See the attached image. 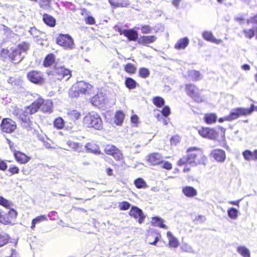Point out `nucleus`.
Wrapping results in <instances>:
<instances>
[{"instance_id": "nucleus-1", "label": "nucleus", "mask_w": 257, "mask_h": 257, "mask_svg": "<svg viewBox=\"0 0 257 257\" xmlns=\"http://www.w3.org/2000/svg\"><path fill=\"white\" fill-rule=\"evenodd\" d=\"M187 153L186 157H183L178 161V166H182L187 163L193 166L206 164L207 158L203 155L201 150L196 148H191L187 150Z\"/></svg>"}, {"instance_id": "nucleus-2", "label": "nucleus", "mask_w": 257, "mask_h": 257, "mask_svg": "<svg viewBox=\"0 0 257 257\" xmlns=\"http://www.w3.org/2000/svg\"><path fill=\"white\" fill-rule=\"evenodd\" d=\"M52 105V102L50 100H44L42 98H39L25 109L24 114L22 116V120L24 122L29 123L31 120L30 118L28 117V115L36 113L40 108L44 112H51Z\"/></svg>"}, {"instance_id": "nucleus-3", "label": "nucleus", "mask_w": 257, "mask_h": 257, "mask_svg": "<svg viewBox=\"0 0 257 257\" xmlns=\"http://www.w3.org/2000/svg\"><path fill=\"white\" fill-rule=\"evenodd\" d=\"M49 79L57 83L62 79H64L67 81L71 76V71L65 68L56 65H55L52 70L47 72Z\"/></svg>"}, {"instance_id": "nucleus-4", "label": "nucleus", "mask_w": 257, "mask_h": 257, "mask_svg": "<svg viewBox=\"0 0 257 257\" xmlns=\"http://www.w3.org/2000/svg\"><path fill=\"white\" fill-rule=\"evenodd\" d=\"M92 86L84 81H81L75 83L72 87L70 94L72 97H77L80 94H89L91 92Z\"/></svg>"}, {"instance_id": "nucleus-5", "label": "nucleus", "mask_w": 257, "mask_h": 257, "mask_svg": "<svg viewBox=\"0 0 257 257\" xmlns=\"http://www.w3.org/2000/svg\"><path fill=\"white\" fill-rule=\"evenodd\" d=\"M84 123L88 127L100 130L102 126V121L98 114L95 112H89L84 118Z\"/></svg>"}, {"instance_id": "nucleus-6", "label": "nucleus", "mask_w": 257, "mask_h": 257, "mask_svg": "<svg viewBox=\"0 0 257 257\" xmlns=\"http://www.w3.org/2000/svg\"><path fill=\"white\" fill-rule=\"evenodd\" d=\"M254 106L252 104L250 108H237L231 112L229 115L219 118L218 121L222 122L225 120L231 121L237 118L240 115L249 114L254 110Z\"/></svg>"}, {"instance_id": "nucleus-7", "label": "nucleus", "mask_w": 257, "mask_h": 257, "mask_svg": "<svg viewBox=\"0 0 257 257\" xmlns=\"http://www.w3.org/2000/svg\"><path fill=\"white\" fill-rule=\"evenodd\" d=\"M56 42L64 49H72L74 48L73 40L69 35L60 34L57 38Z\"/></svg>"}, {"instance_id": "nucleus-8", "label": "nucleus", "mask_w": 257, "mask_h": 257, "mask_svg": "<svg viewBox=\"0 0 257 257\" xmlns=\"http://www.w3.org/2000/svg\"><path fill=\"white\" fill-rule=\"evenodd\" d=\"M186 93L195 101L201 102L203 101L202 96L200 94V91L194 84H189L185 86Z\"/></svg>"}, {"instance_id": "nucleus-9", "label": "nucleus", "mask_w": 257, "mask_h": 257, "mask_svg": "<svg viewBox=\"0 0 257 257\" xmlns=\"http://www.w3.org/2000/svg\"><path fill=\"white\" fill-rule=\"evenodd\" d=\"M1 130L6 133H12L16 129V122L11 118H5L3 119L1 123Z\"/></svg>"}, {"instance_id": "nucleus-10", "label": "nucleus", "mask_w": 257, "mask_h": 257, "mask_svg": "<svg viewBox=\"0 0 257 257\" xmlns=\"http://www.w3.org/2000/svg\"><path fill=\"white\" fill-rule=\"evenodd\" d=\"M27 77L31 82L36 84L41 85L44 82L43 74L39 71H30L27 73Z\"/></svg>"}, {"instance_id": "nucleus-11", "label": "nucleus", "mask_w": 257, "mask_h": 257, "mask_svg": "<svg viewBox=\"0 0 257 257\" xmlns=\"http://www.w3.org/2000/svg\"><path fill=\"white\" fill-rule=\"evenodd\" d=\"M104 152L106 154L112 156L117 161L121 160L123 158L122 154L120 151L113 145H106Z\"/></svg>"}, {"instance_id": "nucleus-12", "label": "nucleus", "mask_w": 257, "mask_h": 257, "mask_svg": "<svg viewBox=\"0 0 257 257\" xmlns=\"http://www.w3.org/2000/svg\"><path fill=\"white\" fill-rule=\"evenodd\" d=\"M129 214L135 218L138 219L139 223H142L146 217L142 210L137 206H133L129 212Z\"/></svg>"}, {"instance_id": "nucleus-13", "label": "nucleus", "mask_w": 257, "mask_h": 257, "mask_svg": "<svg viewBox=\"0 0 257 257\" xmlns=\"http://www.w3.org/2000/svg\"><path fill=\"white\" fill-rule=\"evenodd\" d=\"M9 57L12 62L18 63L25 57V55L21 53L20 49L16 48L12 50L11 52L9 54Z\"/></svg>"}, {"instance_id": "nucleus-14", "label": "nucleus", "mask_w": 257, "mask_h": 257, "mask_svg": "<svg viewBox=\"0 0 257 257\" xmlns=\"http://www.w3.org/2000/svg\"><path fill=\"white\" fill-rule=\"evenodd\" d=\"M211 155L218 162H223L226 158L225 152L220 149H214L212 150L211 153Z\"/></svg>"}, {"instance_id": "nucleus-15", "label": "nucleus", "mask_w": 257, "mask_h": 257, "mask_svg": "<svg viewBox=\"0 0 257 257\" xmlns=\"http://www.w3.org/2000/svg\"><path fill=\"white\" fill-rule=\"evenodd\" d=\"M156 40L157 37L155 36H143L138 40V42L141 45H148L154 42Z\"/></svg>"}, {"instance_id": "nucleus-16", "label": "nucleus", "mask_w": 257, "mask_h": 257, "mask_svg": "<svg viewBox=\"0 0 257 257\" xmlns=\"http://www.w3.org/2000/svg\"><path fill=\"white\" fill-rule=\"evenodd\" d=\"M123 33V35L126 37L129 41H136L139 38L138 32L134 29L125 30Z\"/></svg>"}, {"instance_id": "nucleus-17", "label": "nucleus", "mask_w": 257, "mask_h": 257, "mask_svg": "<svg viewBox=\"0 0 257 257\" xmlns=\"http://www.w3.org/2000/svg\"><path fill=\"white\" fill-rule=\"evenodd\" d=\"M162 157L159 153H153L148 157V161L153 165L159 164L162 162Z\"/></svg>"}, {"instance_id": "nucleus-18", "label": "nucleus", "mask_w": 257, "mask_h": 257, "mask_svg": "<svg viewBox=\"0 0 257 257\" xmlns=\"http://www.w3.org/2000/svg\"><path fill=\"white\" fill-rule=\"evenodd\" d=\"M86 151L88 153H92L95 155L101 154L99 147L98 145L93 143H87L85 146Z\"/></svg>"}, {"instance_id": "nucleus-19", "label": "nucleus", "mask_w": 257, "mask_h": 257, "mask_svg": "<svg viewBox=\"0 0 257 257\" xmlns=\"http://www.w3.org/2000/svg\"><path fill=\"white\" fill-rule=\"evenodd\" d=\"M182 192L188 197H193L197 195V190L192 186H185L182 188Z\"/></svg>"}, {"instance_id": "nucleus-20", "label": "nucleus", "mask_w": 257, "mask_h": 257, "mask_svg": "<svg viewBox=\"0 0 257 257\" xmlns=\"http://www.w3.org/2000/svg\"><path fill=\"white\" fill-rule=\"evenodd\" d=\"M189 43V40L187 37L181 38L177 42L174 47L177 50L184 49L188 45Z\"/></svg>"}, {"instance_id": "nucleus-21", "label": "nucleus", "mask_w": 257, "mask_h": 257, "mask_svg": "<svg viewBox=\"0 0 257 257\" xmlns=\"http://www.w3.org/2000/svg\"><path fill=\"white\" fill-rule=\"evenodd\" d=\"M44 22L51 27H54L56 25V20L52 16L45 14L43 16Z\"/></svg>"}, {"instance_id": "nucleus-22", "label": "nucleus", "mask_w": 257, "mask_h": 257, "mask_svg": "<svg viewBox=\"0 0 257 257\" xmlns=\"http://www.w3.org/2000/svg\"><path fill=\"white\" fill-rule=\"evenodd\" d=\"M15 156L17 161L21 164H25L30 159V158L27 155L21 152L16 153L15 154Z\"/></svg>"}, {"instance_id": "nucleus-23", "label": "nucleus", "mask_w": 257, "mask_h": 257, "mask_svg": "<svg viewBox=\"0 0 257 257\" xmlns=\"http://www.w3.org/2000/svg\"><path fill=\"white\" fill-rule=\"evenodd\" d=\"M111 5L115 7H124L130 5L128 0H109Z\"/></svg>"}, {"instance_id": "nucleus-24", "label": "nucleus", "mask_w": 257, "mask_h": 257, "mask_svg": "<svg viewBox=\"0 0 257 257\" xmlns=\"http://www.w3.org/2000/svg\"><path fill=\"white\" fill-rule=\"evenodd\" d=\"M104 101V96L102 94H97L94 95L91 99L92 104L96 106L101 105Z\"/></svg>"}, {"instance_id": "nucleus-25", "label": "nucleus", "mask_w": 257, "mask_h": 257, "mask_svg": "<svg viewBox=\"0 0 257 257\" xmlns=\"http://www.w3.org/2000/svg\"><path fill=\"white\" fill-rule=\"evenodd\" d=\"M67 116L73 122H75V120L80 118L81 114L80 113L76 110H72L68 112Z\"/></svg>"}, {"instance_id": "nucleus-26", "label": "nucleus", "mask_w": 257, "mask_h": 257, "mask_svg": "<svg viewBox=\"0 0 257 257\" xmlns=\"http://www.w3.org/2000/svg\"><path fill=\"white\" fill-rule=\"evenodd\" d=\"M55 60V57L54 54H49L47 55L44 60L43 65L45 67H49L52 65Z\"/></svg>"}, {"instance_id": "nucleus-27", "label": "nucleus", "mask_w": 257, "mask_h": 257, "mask_svg": "<svg viewBox=\"0 0 257 257\" xmlns=\"http://www.w3.org/2000/svg\"><path fill=\"white\" fill-rule=\"evenodd\" d=\"M237 251L243 257H250L249 250L244 246H239L237 248Z\"/></svg>"}, {"instance_id": "nucleus-28", "label": "nucleus", "mask_w": 257, "mask_h": 257, "mask_svg": "<svg viewBox=\"0 0 257 257\" xmlns=\"http://www.w3.org/2000/svg\"><path fill=\"white\" fill-rule=\"evenodd\" d=\"M125 85L127 88L133 89L135 88L137 85L139 84L134 79L131 77H127L125 79Z\"/></svg>"}, {"instance_id": "nucleus-29", "label": "nucleus", "mask_w": 257, "mask_h": 257, "mask_svg": "<svg viewBox=\"0 0 257 257\" xmlns=\"http://www.w3.org/2000/svg\"><path fill=\"white\" fill-rule=\"evenodd\" d=\"M124 117V114L122 111H117L115 115V123L118 125H121L123 121Z\"/></svg>"}, {"instance_id": "nucleus-30", "label": "nucleus", "mask_w": 257, "mask_h": 257, "mask_svg": "<svg viewBox=\"0 0 257 257\" xmlns=\"http://www.w3.org/2000/svg\"><path fill=\"white\" fill-rule=\"evenodd\" d=\"M188 76L192 81H197L201 79V74L200 72L194 70L189 71Z\"/></svg>"}, {"instance_id": "nucleus-31", "label": "nucleus", "mask_w": 257, "mask_h": 257, "mask_svg": "<svg viewBox=\"0 0 257 257\" xmlns=\"http://www.w3.org/2000/svg\"><path fill=\"white\" fill-rule=\"evenodd\" d=\"M10 239L9 234L3 232L0 234V247L7 244Z\"/></svg>"}, {"instance_id": "nucleus-32", "label": "nucleus", "mask_w": 257, "mask_h": 257, "mask_svg": "<svg viewBox=\"0 0 257 257\" xmlns=\"http://www.w3.org/2000/svg\"><path fill=\"white\" fill-rule=\"evenodd\" d=\"M67 145L69 148H71L73 151L77 152H81L82 150L81 145L79 143H75L71 141H69L67 143Z\"/></svg>"}, {"instance_id": "nucleus-33", "label": "nucleus", "mask_w": 257, "mask_h": 257, "mask_svg": "<svg viewBox=\"0 0 257 257\" xmlns=\"http://www.w3.org/2000/svg\"><path fill=\"white\" fill-rule=\"evenodd\" d=\"M217 116L214 113L206 114L204 116L205 121L208 124H211L215 122Z\"/></svg>"}, {"instance_id": "nucleus-34", "label": "nucleus", "mask_w": 257, "mask_h": 257, "mask_svg": "<svg viewBox=\"0 0 257 257\" xmlns=\"http://www.w3.org/2000/svg\"><path fill=\"white\" fill-rule=\"evenodd\" d=\"M134 184L137 188H146L148 187L145 181L141 178H139L134 181Z\"/></svg>"}, {"instance_id": "nucleus-35", "label": "nucleus", "mask_w": 257, "mask_h": 257, "mask_svg": "<svg viewBox=\"0 0 257 257\" xmlns=\"http://www.w3.org/2000/svg\"><path fill=\"white\" fill-rule=\"evenodd\" d=\"M17 48L20 49L21 50V53L25 56L27 53V51L30 48V44L28 43L24 42L19 44Z\"/></svg>"}, {"instance_id": "nucleus-36", "label": "nucleus", "mask_w": 257, "mask_h": 257, "mask_svg": "<svg viewBox=\"0 0 257 257\" xmlns=\"http://www.w3.org/2000/svg\"><path fill=\"white\" fill-rule=\"evenodd\" d=\"M202 36L203 38L208 41L211 42H216V39L213 36L212 33L211 32L205 31L203 33Z\"/></svg>"}, {"instance_id": "nucleus-37", "label": "nucleus", "mask_w": 257, "mask_h": 257, "mask_svg": "<svg viewBox=\"0 0 257 257\" xmlns=\"http://www.w3.org/2000/svg\"><path fill=\"white\" fill-rule=\"evenodd\" d=\"M47 217L45 215H41L40 216H38L36 218L33 219L32 222V226L31 228L33 229L35 227V225L36 224L44 220H46Z\"/></svg>"}, {"instance_id": "nucleus-38", "label": "nucleus", "mask_w": 257, "mask_h": 257, "mask_svg": "<svg viewBox=\"0 0 257 257\" xmlns=\"http://www.w3.org/2000/svg\"><path fill=\"white\" fill-rule=\"evenodd\" d=\"M154 104L158 107H161L165 104L164 99L160 96H156L153 98Z\"/></svg>"}, {"instance_id": "nucleus-39", "label": "nucleus", "mask_w": 257, "mask_h": 257, "mask_svg": "<svg viewBox=\"0 0 257 257\" xmlns=\"http://www.w3.org/2000/svg\"><path fill=\"white\" fill-rule=\"evenodd\" d=\"M54 125L58 129H61L64 126V120L62 118L59 117L54 120Z\"/></svg>"}, {"instance_id": "nucleus-40", "label": "nucleus", "mask_w": 257, "mask_h": 257, "mask_svg": "<svg viewBox=\"0 0 257 257\" xmlns=\"http://www.w3.org/2000/svg\"><path fill=\"white\" fill-rule=\"evenodd\" d=\"M228 216L233 219H235L238 216V210L235 208L231 207L227 210Z\"/></svg>"}, {"instance_id": "nucleus-41", "label": "nucleus", "mask_w": 257, "mask_h": 257, "mask_svg": "<svg viewBox=\"0 0 257 257\" xmlns=\"http://www.w3.org/2000/svg\"><path fill=\"white\" fill-rule=\"evenodd\" d=\"M153 220L155 221L154 223L156 224L157 226L165 229L167 228L166 225L164 224V220L162 218L159 217H155L153 218Z\"/></svg>"}, {"instance_id": "nucleus-42", "label": "nucleus", "mask_w": 257, "mask_h": 257, "mask_svg": "<svg viewBox=\"0 0 257 257\" xmlns=\"http://www.w3.org/2000/svg\"><path fill=\"white\" fill-rule=\"evenodd\" d=\"M124 70L127 73L134 74L136 71L137 67L131 63H128L125 65Z\"/></svg>"}, {"instance_id": "nucleus-43", "label": "nucleus", "mask_w": 257, "mask_h": 257, "mask_svg": "<svg viewBox=\"0 0 257 257\" xmlns=\"http://www.w3.org/2000/svg\"><path fill=\"white\" fill-rule=\"evenodd\" d=\"M139 73L140 77L146 78L150 75V72L149 70L146 68H141L139 69Z\"/></svg>"}, {"instance_id": "nucleus-44", "label": "nucleus", "mask_w": 257, "mask_h": 257, "mask_svg": "<svg viewBox=\"0 0 257 257\" xmlns=\"http://www.w3.org/2000/svg\"><path fill=\"white\" fill-rule=\"evenodd\" d=\"M218 137V134L212 128H208L206 138L212 140L216 139Z\"/></svg>"}, {"instance_id": "nucleus-45", "label": "nucleus", "mask_w": 257, "mask_h": 257, "mask_svg": "<svg viewBox=\"0 0 257 257\" xmlns=\"http://www.w3.org/2000/svg\"><path fill=\"white\" fill-rule=\"evenodd\" d=\"M52 0H40L39 5L41 8L43 9L47 10L50 7V4Z\"/></svg>"}, {"instance_id": "nucleus-46", "label": "nucleus", "mask_w": 257, "mask_h": 257, "mask_svg": "<svg viewBox=\"0 0 257 257\" xmlns=\"http://www.w3.org/2000/svg\"><path fill=\"white\" fill-rule=\"evenodd\" d=\"M242 155L244 158L247 160L249 161L250 160H254L253 152H251L249 150H245L242 153Z\"/></svg>"}, {"instance_id": "nucleus-47", "label": "nucleus", "mask_w": 257, "mask_h": 257, "mask_svg": "<svg viewBox=\"0 0 257 257\" xmlns=\"http://www.w3.org/2000/svg\"><path fill=\"white\" fill-rule=\"evenodd\" d=\"M138 29L141 30L142 33L144 34H150L151 33L152 29L149 25H142L141 28L138 27Z\"/></svg>"}, {"instance_id": "nucleus-48", "label": "nucleus", "mask_w": 257, "mask_h": 257, "mask_svg": "<svg viewBox=\"0 0 257 257\" xmlns=\"http://www.w3.org/2000/svg\"><path fill=\"white\" fill-rule=\"evenodd\" d=\"M29 32L34 38L38 37L41 34V32L37 29L35 27L31 28Z\"/></svg>"}, {"instance_id": "nucleus-49", "label": "nucleus", "mask_w": 257, "mask_h": 257, "mask_svg": "<svg viewBox=\"0 0 257 257\" xmlns=\"http://www.w3.org/2000/svg\"><path fill=\"white\" fill-rule=\"evenodd\" d=\"M130 203L126 201H123L119 205V207L120 209L122 210H127L130 207Z\"/></svg>"}, {"instance_id": "nucleus-50", "label": "nucleus", "mask_w": 257, "mask_h": 257, "mask_svg": "<svg viewBox=\"0 0 257 257\" xmlns=\"http://www.w3.org/2000/svg\"><path fill=\"white\" fill-rule=\"evenodd\" d=\"M8 215L12 221L16 218L17 216V212L13 209H10L8 212Z\"/></svg>"}, {"instance_id": "nucleus-51", "label": "nucleus", "mask_w": 257, "mask_h": 257, "mask_svg": "<svg viewBox=\"0 0 257 257\" xmlns=\"http://www.w3.org/2000/svg\"><path fill=\"white\" fill-rule=\"evenodd\" d=\"M0 205L6 208H8L10 205V203L8 200L1 196L0 197Z\"/></svg>"}, {"instance_id": "nucleus-52", "label": "nucleus", "mask_w": 257, "mask_h": 257, "mask_svg": "<svg viewBox=\"0 0 257 257\" xmlns=\"http://www.w3.org/2000/svg\"><path fill=\"white\" fill-rule=\"evenodd\" d=\"M161 112H162V115L166 117H167L170 113V108H169V107L167 106H164L162 110H161Z\"/></svg>"}, {"instance_id": "nucleus-53", "label": "nucleus", "mask_w": 257, "mask_h": 257, "mask_svg": "<svg viewBox=\"0 0 257 257\" xmlns=\"http://www.w3.org/2000/svg\"><path fill=\"white\" fill-rule=\"evenodd\" d=\"M179 245V242L177 239L175 238H172L169 239V245L171 247H176Z\"/></svg>"}, {"instance_id": "nucleus-54", "label": "nucleus", "mask_w": 257, "mask_h": 257, "mask_svg": "<svg viewBox=\"0 0 257 257\" xmlns=\"http://www.w3.org/2000/svg\"><path fill=\"white\" fill-rule=\"evenodd\" d=\"M244 33L245 37L250 39L252 38L254 35V32L252 29L245 30H244Z\"/></svg>"}, {"instance_id": "nucleus-55", "label": "nucleus", "mask_w": 257, "mask_h": 257, "mask_svg": "<svg viewBox=\"0 0 257 257\" xmlns=\"http://www.w3.org/2000/svg\"><path fill=\"white\" fill-rule=\"evenodd\" d=\"M208 127H202L199 130L198 133L200 136L204 138H206L207 132L208 131Z\"/></svg>"}, {"instance_id": "nucleus-56", "label": "nucleus", "mask_w": 257, "mask_h": 257, "mask_svg": "<svg viewBox=\"0 0 257 257\" xmlns=\"http://www.w3.org/2000/svg\"><path fill=\"white\" fill-rule=\"evenodd\" d=\"M160 164H162V167L167 170H170L172 169V164L168 161H163L161 162Z\"/></svg>"}, {"instance_id": "nucleus-57", "label": "nucleus", "mask_w": 257, "mask_h": 257, "mask_svg": "<svg viewBox=\"0 0 257 257\" xmlns=\"http://www.w3.org/2000/svg\"><path fill=\"white\" fill-rule=\"evenodd\" d=\"M179 142V138L178 136H174L170 140L171 144L176 145Z\"/></svg>"}, {"instance_id": "nucleus-58", "label": "nucleus", "mask_w": 257, "mask_h": 257, "mask_svg": "<svg viewBox=\"0 0 257 257\" xmlns=\"http://www.w3.org/2000/svg\"><path fill=\"white\" fill-rule=\"evenodd\" d=\"M0 222L4 224H14V223L8 220H5V214H3L0 218Z\"/></svg>"}, {"instance_id": "nucleus-59", "label": "nucleus", "mask_w": 257, "mask_h": 257, "mask_svg": "<svg viewBox=\"0 0 257 257\" xmlns=\"http://www.w3.org/2000/svg\"><path fill=\"white\" fill-rule=\"evenodd\" d=\"M86 23L87 24H90V25H92V24H94L95 20H94V19L92 17H91V16H88L86 18Z\"/></svg>"}, {"instance_id": "nucleus-60", "label": "nucleus", "mask_w": 257, "mask_h": 257, "mask_svg": "<svg viewBox=\"0 0 257 257\" xmlns=\"http://www.w3.org/2000/svg\"><path fill=\"white\" fill-rule=\"evenodd\" d=\"M9 171H10L12 174H18L19 172V169L17 167H13L10 168Z\"/></svg>"}, {"instance_id": "nucleus-61", "label": "nucleus", "mask_w": 257, "mask_h": 257, "mask_svg": "<svg viewBox=\"0 0 257 257\" xmlns=\"http://www.w3.org/2000/svg\"><path fill=\"white\" fill-rule=\"evenodd\" d=\"M8 166L6 162L3 161H0V170L5 171L7 169Z\"/></svg>"}, {"instance_id": "nucleus-62", "label": "nucleus", "mask_w": 257, "mask_h": 257, "mask_svg": "<svg viewBox=\"0 0 257 257\" xmlns=\"http://www.w3.org/2000/svg\"><path fill=\"white\" fill-rule=\"evenodd\" d=\"M7 82L12 85H16V79L13 77H10L8 79Z\"/></svg>"}, {"instance_id": "nucleus-63", "label": "nucleus", "mask_w": 257, "mask_h": 257, "mask_svg": "<svg viewBox=\"0 0 257 257\" xmlns=\"http://www.w3.org/2000/svg\"><path fill=\"white\" fill-rule=\"evenodd\" d=\"M247 23L257 24V14L255 16H253V17L250 18L247 21Z\"/></svg>"}, {"instance_id": "nucleus-64", "label": "nucleus", "mask_w": 257, "mask_h": 257, "mask_svg": "<svg viewBox=\"0 0 257 257\" xmlns=\"http://www.w3.org/2000/svg\"><path fill=\"white\" fill-rule=\"evenodd\" d=\"M141 146L140 145H136L135 147L132 148V150L134 153H138L140 152L139 149L140 148Z\"/></svg>"}]
</instances>
